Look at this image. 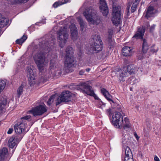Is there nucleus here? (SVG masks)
<instances>
[{"label": "nucleus", "mask_w": 161, "mask_h": 161, "mask_svg": "<svg viewBox=\"0 0 161 161\" xmlns=\"http://www.w3.org/2000/svg\"><path fill=\"white\" fill-rule=\"evenodd\" d=\"M92 38L93 40V43L90 45L86 50V53L88 54L98 53L101 51L103 48V43L99 36L93 35Z\"/></svg>", "instance_id": "obj_1"}, {"label": "nucleus", "mask_w": 161, "mask_h": 161, "mask_svg": "<svg viewBox=\"0 0 161 161\" xmlns=\"http://www.w3.org/2000/svg\"><path fill=\"white\" fill-rule=\"evenodd\" d=\"M73 50L71 47H67L64 63V70L66 73L71 72L73 71L72 68L74 66V59L73 57Z\"/></svg>", "instance_id": "obj_2"}, {"label": "nucleus", "mask_w": 161, "mask_h": 161, "mask_svg": "<svg viewBox=\"0 0 161 161\" xmlns=\"http://www.w3.org/2000/svg\"><path fill=\"white\" fill-rule=\"evenodd\" d=\"M83 14L90 24L97 25L100 22V17L96 11L91 7L87 8Z\"/></svg>", "instance_id": "obj_3"}, {"label": "nucleus", "mask_w": 161, "mask_h": 161, "mask_svg": "<svg viewBox=\"0 0 161 161\" xmlns=\"http://www.w3.org/2000/svg\"><path fill=\"white\" fill-rule=\"evenodd\" d=\"M33 58L39 71L42 72L47 63L45 53L42 52L37 53L34 55Z\"/></svg>", "instance_id": "obj_4"}, {"label": "nucleus", "mask_w": 161, "mask_h": 161, "mask_svg": "<svg viewBox=\"0 0 161 161\" xmlns=\"http://www.w3.org/2000/svg\"><path fill=\"white\" fill-rule=\"evenodd\" d=\"M68 31L65 27L61 28L57 33V38L59 43V46L63 48L67 41L69 35Z\"/></svg>", "instance_id": "obj_5"}, {"label": "nucleus", "mask_w": 161, "mask_h": 161, "mask_svg": "<svg viewBox=\"0 0 161 161\" xmlns=\"http://www.w3.org/2000/svg\"><path fill=\"white\" fill-rule=\"evenodd\" d=\"M79 87L83 93L93 96L95 99H98V97L95 94L92 87L89 86L86 83L83 82L80 83L79 85Z\"/></svg>", "instance_id": "obj_6"}, {"label": "nucleus", "mask_w": 161, "mask_h": 161, "mask_svg": "<svg viewBox=\"0 0 161 161\" xmlns=\"http://www.w3.org/2000/svg\"><path fill=\"white\" fill-rule=\"evenodd\" d=\"M47 111L46 106L45 105H40L28 111V112L33 115L34 116L41 115Z\"/></svg>", "instance_id": "obj_7"}, {"label": "nucleus", "mask_w": 161, "mask_h": 161, "mask_svg": "<svg viewBox=\"0 0 161 161\" xmlns=\"http://www.w3.org/2000/svg\"><path fill=\"white\" fill-rule=\"evenodd\" d=\"M71 93L69 91L64 92L58 97L56 105L57 106L62 102H69L71 101Z\"/></svg>", "instance_id": "obj_8"}, {"label": "nucleus", "mask_w": 161, "mask_h": 161, "mask_svg": "<svg viewBox=\"0 0 161 161\" xmlns=\"http://www.w3.org/2000/svg\"><path fill=\"white\" fill-rule=\"evenodd\" d=\"M120 8L119 7L113 6V15L112 21L114 25H118L120 23Z\"/></svg>", "instance_id": "obj_9"}, {"label": "nucleus", "mask_w": 161, "mask_h": 161, "mask_svg": "<svg viewBox=\"0 0 161 161\" xmlns=\"http://www.w3.org/2000/svg\"><path fill=\"white\" fill-rule=\"evenodd\" d=\"M123 119V116L121 114L119 113H115L114 116L112 117V124L115 127L119 128V125L121 124Z\"/></svg>", "instance_id": "obj_10"}, {"label": "nucleus", "mask_w": 161, "mask_h": 161, "mask_svg": "<svg viewBox=\"0 0 161 161\" xmlns=\"http://www.w3.org/2000/svg\"><path fill=\"white\" fill-rule=\"evenodd\" d=\"M124 69L125 71L121 70L119 72V75H118L119 80L120 81L124 80V77H126L128 75L131 74V67L130 64L127 65L126 68H124Z\"/></svg>", "instance_id": "obj_11"}, {"label": "nucleus", "mask_w": 161, "mask_h": 161, "mask_svg": "<svg viewBox=\"0 0 161 161\" xmlns=\"http://www.w3.org/2000/svg\"><path fill=\"white\" fill-rule=\"evenodd\" d=\"M14 127L15 132L17 134L25 133L28 130V129H27V130H26V127L25 125L19 122L16 124Z\"/></svg>", "instance_id": "obj_12"}, {"label": "nucleus", "mask_w": 161, "mask_h": 161, "mask_svg": "<svg viewBox=\"0 0 161 161\" xmlns=\"http://www.w3.org/2000/svg\"><path fill=\"white\" fill-rule=\"evenodd\" d=\"M119 128H123L126 130H129L131 127V124L129 119L127 117L125 118L124 119H123V121L121 122V124L119 125Z\"/></svg>", "instance_id": "obj_13"}, {"label": "nucleus", "mask_w": 161, "mask_h": 161, "mask_svg": "<svg viewBox=\"0 0 161 161\" xmlns=\"http://www.w3.org/2000/svg\"><path fill=\"white\" fill-rule=\"evenodd\" d=\"M100 9L104 16H107L108 13V8L104 0H100Z\"/></svg>", "instance_id": "obj_14"}, {"label": "nucleus", "mask_w": 161, "mask_h": 161, "mask_svg": "<svg viewBox=\"0 0 161 161\" xmlns=\"http://www.w3.org/2000/svg\"><path fill=\"white\" fill-rule=\"evenodd\" d=\"M18 142V137L13 136L9 138L8 142V145L10 148H13L15 147H16Z\"/></svg>", "instance_id": "obj_15"}, {"label": "nucleus", "mask_w": 161, "mask_h": 161, "mask_svg": "<svg viewBox=\"0 0 161 161\" xmlns=\"http://www.w3.org/2000/svg\"><path fill=\"white\" fill-rule=\"evenodd\" d=\"M71 36L73 41L76 40L77 38V29L74 24H71L70 26Z\"/></svg>", "instance_id": "obj_16"}, {"label": "nucleus", "mask_w": 161, "mask_h": 161, "mask_svg": "<svg viewBox=\"0 0 161 161\" xmlns=\"http://www.w3.org/2000/svg\"><path fill=\"white\" fill-rule=\"evenodd\" d=\"M8 155L7 148L4 147L0 150V161L5 160L7 158Z\"/></svg>", "instance_id": "obj_17"}, {"label": "nucleus", "mask_w": 161, "mask_h": 161, "mask_svg": "<svg viewBox=\"0 0 161 161\" xmlns=\"http://www.w3.org/2000/svg\"><path fill=\"white\" fill-rule=\"evenodd\" d=\"M7 98L5 96H0V110H3L6 106Z\"/></svg>", "instance_id": "obj_18"}, {"label": "nucleus", "mask_w": 161, "mask_h": 161, "mask_svg": "<svg viewBox=\"0 0 161 161\" xmlns=\"http://www.w3.org/2000/svg\"><path fill=\"white\" fill-rule=\"evenodd\" d=\"M31 115H29L21 117L19 123L23 124L26 127L27 122L31 120Z\"/></svg>", "instance_id": "obj_19"}, {"label": "nucleus", "mask_w": 161, "mask_h": 161, "mask_svg": "<svg viewBox=\"0 0 161 161\" xmlns=\"http://www.w3.org/2000/svg\"><path fill=\"white\" fill-rule=\"evenodd\" d=\"M122 54L124 56H129L131 55V48L130 47L125 46L122 48Z\"/></svg>", "instance_id": "obj_20"}, {"label": "nucleus", "mask_w": 161, "mask_h": 161, "mask_svg": "<svg viewBox=\"0 0 161 161\" xmlns=\"http://www.w3.org/2000/svg\"><path fill=\"white\" fill-rule=\"evenodd\" d=\"M154 12V8L153 7L149 6L147 9L145 17L147 19H148L153 16Z\"/></svg>", "instance_id": "obj_21"}, {"label": "nucleus", "mask_w": 161, "mask_h": 161, "mask_svg": "<svg viewBox=\"0 0 161 161\" xmlns=\"http://www.w3.org/2000/svg\"><path fill=\"white\" fill-rule=\"evenodd\" d=\"M101 91L103 95L109 101H111L114 103L113 101L111 99V96L109 94L108 91L104 88H102L101 89Z\"/></svg>", "instance_id": "obj_22"}, {"label": "nucleus", "mask_w": 161, "mask_h": 161, "mask_svg": "<svg viewBox=\"0 0 161 161\" xmlns=\"http://www.w3.org/2000/svg\"><path fill=\"white\" fill-rule=\"evenodd\" d=\"M144 33V29H143V28H141V29L139 28L138 32L135 34V35L133 36V38L138 37L139 38H142L143 37Z\"/></svg>", "instance_id": "obj_23"}, {"label": "nucleus", "mask_w": 161, "mask_h": 161, "mask_svg": "<svg viewBox=\"0 0 161 161\" xmlns=\"http://www.w3.org/2000/svg\"><path fill=\"white\" fill-rule=\"evenodd\" d=\"M36 83V79L34 76H31V77H29L28 83L30 86H34Z\"/></svg>", "instance_id": "obj_24"}, {"label": "nucleus", "mask_w": 161, "mask_h": 161, "mask_svg": "<svg viewBox=\"0 0 161 161\" xmlns=\"http://www.w3.org/2000/svg\"><path fill=\"white\" fill-rule=\"evenodd\" d=\"M142 46V52L144 53H146L148 49L149 46L148 45L146 40L143 39V40Z\"/></svg>", "instance_id": "obj_25"}, {"label": "nucleus", "mask_w": 161, "mask_h": 161, "mask_svg": "<svg viewBox=\"0 0 161 161\" xmlns=\"http://www.w3.org/2000/svg\"><path fill=\"white\" fill-rule=\"evenodd\" d=\"M131 153V150L130 148L128 146H127L125 149V161H129L130 160V159L129 157V153Z\"/></svg>", "instance_id": "obj_26"}, {"label": "nucleus", "mask_w": 161, "mask_h": 161, "mask_svg": "<svg viewBox=\"0 0 161 161\" xmlns=\"http://www.w3.org/2000/svg\"><path fill=\"white\" fill-rule=\"evenodd\" d=\"M51 42H46L44 43V46L46 47V49H47L48 52L50 51V47L51 46H52L53 45V43L54 42V41H55V39H51Z\"/></svg>", "instance_id": "obj_27"}, {"label": "nucleus", "mask_w": 161, "mask_h": 161, "mask_svg": "<svg viewBox=\"0 0 161 161\" xmlns=\"http://www.w3.org/2000/svg\"><path fill=\"white\" fill-rule=\"evenodd\" d=\"M27 38V36L24 35L20 39H17L16 40V43L19 44H21L25 41Z\"/></svg>", "instance_id": "obj_28"}, {"label": "nucleus", "mask_w": 161, "mask_h": 161, "mask_svg": "<svg viewBox=\"0 0 161 161\" xmlns=\"http://www.w3.org/2000/svg\"><path fill=\"white\" fill-rule=\"evenodd\" d=\"M56 59L55 57L53 59H52L50 61V68L51 69H54L56 67L57 64L56 63Z\"/></svg>", "instance_id": "obj_29"}, {"label": "nucleus", "mask_w": 161, "mask_h": 161, "mask_svg": "<svg viewBox=\"0 0 161 161\" xmlns=\"http://www.w3.org/2000/svg\"><path fill=\"white\" fill-rule=\"evenodd\" d=\"M140 0H135V2L133 3L131 7V13L134 12L136 10L137 5Z\"/></svg>", "instance_id": "obj_30"}, {"label": "nucleus", "mask_w": 161, "mask_h": 161, "mask_svg": "<svg viewBox=\"0 0 161 161\" xmlns=\"http://www.w3.org/2000/svg\"><path fill=\"white\" fill-rule=\"evenodd\" d=\"M24 86V84H22L17 89V94L19 97L22 93Z\"/></svg>", "instance_id": "obj_31"}, {"label": "nucleus", "mask_w": 161, "mask_h": 161, "mask_svg": "<svg viewBox=\"0 0 161 161\" xmlns=\"http://www.w3.org/2000/svg\"><path fill=\"white\" fill-rule=\"evenodd\" d=\"M67 3V1H66L65 0H64V1L63 2H62L59 1L58 2H56L55 3L53 4V6L55 8L57 7L58 6L62 5L66 3Z\"/></svg>", "instance_id": "obj_32"}, {"label": "nucleus", "mask_w": 161, "mask_h": 161, "mask_svg": "<svg viewBox=\"0 0 161 161\" xmlns=\"http://www.w3.org/2000/svg\"><path fill=\"white\" fill-rule=\"evenodd\" d=\"M26 72L27 75H29V77H31V76H34L33 73V70L31 67H27Z\"/></svg>", "instance_id": "obj_33"}, {"label": "nucleus", "mask_w": 161, "mask_h": 161, "mask_svg": "<svg viewBox=\"0 0 161 161\" xmlns=\"http://www.w3.org/2000/svg\"><path fill=\"white\" fill-rule=\"evenodd\" d=\"M29 0H15L14 3L15 4H21L27 2Z\"/></svg>", "instance_id": "obj_34"}, {"label": "nucleus", "mask_w": 161, "mask_h": 161, "mask_svg": "<svg viewBox=\"0 0 161 161\" xmlns=\"http://www.w3.org/2000/svg\"><path fill=\"white\" fill-rule=\"evenodd\" d=\"M55 97V96L54 95H52L48 99L47 103L48 105H50L51 103L53 102V99Z\"/></svg>", "instance_id": "obj_35"}, {"label": "nucleus", "mask_w": 161, "mask_h": 161, "mask_svg": "<svg viewBox=\"0 0 161 161\" xmlns=\"http://www.w3.org/2000/svg\"><path fill=\"white\" fill-rule=\"evenodd\" d=\"M131 5V4L130 2H129L128 3L127 7L126 8V14L128 16H129L130 15V8Z\"/></svg>", "instance_id": "obj_36"}, {"label": "nucleus", "mask_w": 161, "mask_h": 161, "mask_svg": "<svg viewBox=\"0 0 161 161\" xmlns=\"http://www.w3.org/2000/svg\"><path fill=\"white\" fill-rule=\"evenodd\" d=\"M106 113L109 117L112 114V112L111 109L110 108H109L106 110Z\"/></svg>", "instance_id": "obj_37"}, {"label": "nucleus", "mask_w": 161, "mask_h": 161, "mask_svg": "<svg viewBox=\"0 0 161 161\" xmlns=\"http://www.w3.org/2000/svg\"><path fill=\"white\" fill-rule=\"evenodd\" d=\"M5 19L3 17L2 15L0 14V23H4Z\"/></svg>", "instance_id": "obj_38"}, {"label": "nucleus", "mask_w": 161, "mask_h": 161, "mask_svg": "<svg viewBox=\"0 0 161 161\" xmlns=\"http://www.w3.org/2000/svg\"><path fill=\"white\" fill-rule=\"evenodd\" d=\"M133 134H134V136L135 137L136 140H138L140 138V137L139 136H138L136 133V132H134Z\"/></svg>", "instance_id": "obj_39"}, {"label": "nucleus", "mask_w": 161, "mask_h": 161, "mask_svg": "<svg viewBox=\"0 0 161 161\" xmlns=\"http://www.w3.org/2000/svg\"><path fill=\"white\" fill-rule=\"evenodd\" d=\"M138 68H135V69H133L134 71L131 70V75L132 74H135V73L138 70Z\"/></svg>", "instance_id": "obj_40"}, {"label": "nucleus", "mask_w": 161, "mask_h": 161, "mask_svg": "<svg viewBox=\"0 0 161 161\" xmlns=\"http://www.w3.org/2000/svg\"><path fill=\"white\" fill-rule=\"evenodd\" d=\"M83 52V49H82L80 48L79 49V54L78 55L80 56H81Z\"/></svg>", "instance_id": "obj_41"}, {"label": "nucleus", "mask_w": 161, "mask_h": 161, "mask_svg": "<svg viewBox=\"0 0 161 161\" xmlns=\"http://www.w3.org/2000/svg\"><path fill=\"white\" fill-rule=\"evenodd\" d=\"M13 131V128H9L7 132V133L8 134H11Z\"/></svg>", "instance_id": "obj_42"}, {"label": "nucleus", "mask_w": 161, "mask_h": 161, "mask_svg": "<svg viewBox=\"0 0 161 161\" xmlns=\"http://www.w3.org/2000/svg\"><path fill=\"white\" fill-rule=\"evenodd\" d=\"M78 20L79 23V24L84 22L83 20L80 17H78L77 18Z\"/></svg>", "instance_id": "obj_43"}, {"label": "nucleus", "mask_w": 161, "mask_h": 161, "mask_svg": "<svg viewBox=\"0 0 161 161\" xmlns=\"http://www.w3.org/2000/svg\"><path fill=\"white\" fill-rule=\"evenodd\" d=\"M108 35H109L111 37H112L113 31L111 30H109L108 31Z\"/></svg>", "instance_id": "obj_44"}, {"label": "nucleus", "mask_w": 161, "mask_h": 161, "mask_svg": "<svg viewBox=\"0 0 161 161\" xmlns=\"http://www.w3.org/2000/svg\"><path fill=\"white\" fill-rule=\"evenodd\" d=\"M155 25H153V26H151L150 28V32H152L154 30L155 27Z\"/></svg>", "instance_id": "obj_45"}, {"label": "nucleus", "mask_w": 161, "mask_h": 161, "mask_svg": "<svg viewBox=\"0 0 161 161\" xmlns=\"http://www.w3.org/2000/svg\"><path fill=\"white\" fill-rule=\"evenodd\" d=\"M84 73V70H81L79 72V74L80 75H83Z\"/></svg>", "instance_id": "obj_46"}, {"label": "nucleus", "mask_w": 161, "mask_h": 161, "mask_svg": "<svg viewBox=\"0 0 161 161\" xmlns=\"http://www.w3.org/2000/svg\"><path fill=\"white\" fill-rule=\"evenodd\" d=\"M154 160L155 161H160L159 158L156 155L155 156L154 158Z\"/></svg>", "instance_id": "obj_47"}, {"label": "nucleus", "mask_w": 161, "mask_h": 161, "mask_svg": "<svg viewBox=\"0 0 161 161\" xmlns=\"http://www.w3.org/2000/svg\"><path fill=\"white\" fill-rule=\"evenodd\" d=\"M133 80V81L135 82V83H136L138 82L137 80L134 77H132V78L131 77V80Z\"/></svg>", "instance_id": "obj_48"}, {"label": "nucleus", "mask_w": 161, "mask_h": 161, "mask_svg": "<svg viewBox=\"0 0 161 161\" xmlns=\"http://www.w3.org/2000/svg\"><path fill=\"white\" fill-rule=\"evenodd\" d=\"M84 26H85V25L80 26V30L81 31H83L84 30Z\"/></svg>", "instance_id": "obj_49"}, {"label": "nucleus", "mask_w": 161, "mask_h": 161, "mask_svg": "<svg viewBox=\"0 0 161 161\" xmlns=\"http://www.w3.org/2000/svg\"><path fill=\"white\" fill-rule=\"evenodd\" d=\"M144 58V56H143V55H142L141 57L139 56L138 57V58L140 60H141L142 59Z\"/></svg>", "instance_id": "obj_50"}, {"label": "nucleus", "mask_w": 161, "mask_h": 161, "mask_svg": "<svg viewBox=\"0 0 161 161\" xmlns=\"http://www.w3.org/2000/svg\"><path fill=\"white\" fill-rule=\"evenodd\" d=\"M99 103L100 104V105H102H102H103V102L101 101H100V100H99Z\"/></svg>", "instance_id": "obj_51"}, {"label": "nucleus", "mask_w": 161, "mask_h": 161, "mask_svg": "<svg viewBox=\"0 0 161 161\" xmlns=\"http://www.w3.org/2000/svg\"><path fill=\"white\" fill-rule=\"evenodd\" d=\"M80 26L84 25H85V23H84V22H82L80 24Z\"/></svg>", "instance_id": "obj_52"}, {"label": "nucleus", "mask_w": 161, "mask_h": 161, "mask_svg": "<svg viewBox=\"0 0 161 161\" xmlns=\"http://www.w3.org/2000/svg\"><path fill=\"white\" fill-rule=\"evenodd\" d=\"M111 38H112V37H111V36L109 35H108V39H109V41H110L111 40Z\"/></svg>", "instance_id": "obj_53"}, {"label": "nucleus", "mask_w": 161, "mask_h": 161, "mask_svg": "<svg viewBox=\"0 0 161 161\" xmlns=\"http://www.w3.org/2000/svg\"><path fill=\"white\" fill-rule=\"evenodd\" d=\"M14 150L13 149H12V153H9V155H10L11 154V156L12 155V154H13V152H14Z\"/></svg>", "instance_id": "obj_54"}, {"label": "nucleus", "mask_w": 161, "mask_h": 161, "mask_svg": "<svg viewBox=\"0 0 161 161\" xmlns=\"http://www.w3.org/2000/svg\"><path fill=\"white\" fill-rule=\"evenodd\" d=\"M90 70V69L89 68H87L86 69V71L87 72H89Z\"/></svg>", "instance_id": "obj_55"}, {"label": "nucleus", "mask_w": 161, "mask_h": 161, "mask_svg": "<svg viewBox=\"0 0 161 161\" xmlns=\"http://www.w3.org/2000/svg\"><path fill=\"white\" fill-rule=\"evenodd\" d=\"M111 0L112 1V2H113V3H114V2H115V1L116 0Z\"/></svg>", "instance_id": "obj_56"}, {"label": "nucleus", "mask_w": 161, "mask_h": 161, "mask_svg": "<svg viewBox=\"0 0 161 161\" xmlns=\"http://www.w3.org/2000/svg\"><path fill=\"white\" fill-rule=\"evenodd\" d=\"M125 63H126V64H128L127 63V61H125Z\"/></svg>", "instance_id": "obj_57"}, {"label": "nucleus", "mask_w": 161, "mask_h": 161, "mask_svg": "<svg viewBox=\"0 0 161 161\" xmlns=\"http://www.w3.org/2000/svg\"><path fill=\"white\" fill-rule=\"evenodd\" d=\"M148 26H149V25L148 24H147V27H148Z\"/></svg>", "instance_id": "obj_58"}, {"label": "nucleus", "mask_w": 161, "mask_h": 161, "mask_svg": "<svg viewBox=\"0 0 161 161\" xmlns=\"http://www.w3.org/2000/svg\"><path fill=\"white\" fill-rule=\"evenodd\" d=\"M43 23H46V22L45 21H44V22H43Z\"/></svg>", "instance_id": "obj_59"}, {"label": "nucleus", "mask_w": 161, "mask_h": 161, "mask_svg": "<svg viewBox=\"0 0 161 161\" xmlns=\"http://www.w3.org/2000/svg\"><path fill=\"white\" fill-rule=\"evenodd\" d=\"M160 80L161 81V77L160 78Z\"/></svg>", "instance_id": "obj_60"}, {"label": "nucleus", "mask_w": 161, "mask_h": 161, "mask_svg": "<svg viewBox=\"0 0 161 161\" xmlns=\"http://www.w3.org/2000/svg\"><path fill=\"white\" fill-rule=\"evenodd\" d=\"M130 90H131V88H130Z\"/></svg>", "instance_id": "obj_61"}, {"label": "nucleus", "mask_w": 161, "mask_h": 161, "mask_svg": "<svg viewBox=\"0 0 161 161\" xmlns=\"http://www.w3.org/2000/svg\"><path fill=\"white\" fill-rule=\"evenodd\" d=\"M136 146H137V143H136Z\"/></svg>", "instance_id": "obj_62"}]
</instances>
